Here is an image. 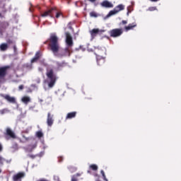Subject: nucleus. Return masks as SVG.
Returning a JSON list of instances; mask_svg holds the SVG:
<instances>
[{
    "label": "nucleus",
    "instance_id": "f257e3e1",
    "mask_svg": "<svg viewBox=\"0 0 181 181\" xmlns=\"http://www.w3.org/2000/svg\"><path fill=\"white\" fill-rule=\"evenodd\" d=\"M49 47L51 51L56 57H66V56H70V49L69 47H66L64 49H60V45H59V38L56 35L52 34L49 37Z\"/></svg>",
    "mask_w": 181,
    "mask_h": 181
},
{
    "label": "nucleus",
    "instance_id": "f03ea898",
    "mask_svg": "<svg viewBox=\"0 0 181 181\" xmlns=\"http://www.w3.org/2000/svg\"><path fill=\"white\" fill-rule=\"evenodd\" d=\"M46 76L48 80V87L52 88V87H54V84H56V81H57V76L54 74L53 69H47Z\"/></svg>",
    "mask_w": 181,
    "mask_h": 181
},
{
    "label": "nucleus",
    "instance_id": "7ed1b4c3",
    "mask_svg": "<svg viewBox=\"0 0 181 181\" xmlns=\"http://www.w3.org/2000/svg\"><path fill=\"white\" fill-rule=\"evenodd\" d=\"M124 9H125V6L124 4H119L113 10L109 12V13L107 15V18L114 16V15H117V13L121 12V11H124Z\"/></svg>",
    "mask_w": 181,
    "mask_h": 181
},
{
    "label": "nucleus",
    "instance_id": "20e7f679",
    "mask_svg": "<svg viewBox=\"0 0 181 181\" xmlns=\"http://www.w3.org/2000/svg\"><path fill=\"white\" fill-rule=\"evenodd\" d=\"M124 33L122 28H115L109 31L110 37H119Z\"/></svg>",
    "mask_w": 181,
    "mask_h": 181
},
{
    "label": "nucleus",
    "instance_id": "39448f33",
    "mask_svg": "<svg viewBox=\"0 0 181 181\" xmlns=\"http://www.w3.org/2000/svg\"><path fill=\"white\" fill-rule=\"evenodd\" d=\"M4 135L6 136V139H16V134H15V132H13L9 127L6 129Z\"/></svg>",
    "mask_w": 181,
    "mask_h": 181
},
{
    "label": "nucleus",
    "instance_id": "423d86ee",
    "mask_svg": "<svg viewBox=\"0 0 181 181\" xmlns=\"http://www.w3.org/2000/svg\"><path fill=\"white\" fill-rule=\"evenodd\" d=\"M66 45L69 47H72L73 46V37H71V35H70V33H66Z\"/></svg>",
    "mask_w": 181,
    "mask_h": 181
},
{
    "label": "nucleus",
    "instance_id": "0eeeda50",
    "mask_svg": "<svg viewBox=\"0 0 181 181\" xmlns=\"http://www.w3.org/2000/svg\"><path fill=\"white\" fill-rule=\"evenodd\" d=\"M25 177V173L20 172L13 176V181H22V179Z\"/></svg>",
    "mask_w": 181,
    "mask_h": 181
},
{
    "label": "nucleus",
    "instance_id": "6e6552de",
    "mask_svg": "<svg viewBox=\"0 0 181 181\" xmlns=\"http://www.w3.org/2000/svg\"><path fill=\"white\" fill-rule=\"evenodd\" d=\"M8 69H9V66L0 67V78H5L6 77Z\"/></svg>",
    "mask_w": 181,
    "mask_h": 181
},
{
    "label": "nucleus",
    "instance_id": "1a4fd4ad",
    "mask_svg": "<svg viewBox=\"0 0 181 181\" xmlns=\"http://www.w3.org/2000/svg\"><path fill=\"white\" fill-rule=\"evenodd\" d=\"M56 64H57L56 69L57 71H59L62 70V69H64V67H66L68 64H67V62L63 61L62 62H57Z\"/></svg>",
    "mask_w": 181,
    "mask_h": 181
},
{
    "label": "nucleus",
    "instance_id": "9d476101",
    "mask_svg": "<svg viewBox=\"0 0 181 181\" xmlns=\"http://www.w3.org/2000/svg\"><path fill=\"white\" fill-rule=\"evenodd\" d=\"M53 11H54V8L47 10L41 14L42 18H46V16H51V18H53Z\"/></svg>",
    "mask_w": 181,
    "mask_h": 181
},
{
    "label": "nucleus",
    "instance_id": "9b49d317",
    "mask_svg": "<svg viewBox=\"0 0 181 181\" xmlns=\"http://www.w3.org/2000/svg\"><path fill=\"white\" fill-rule=\"evenodd\" d=\"M1 97L12 104H15V103H16L15 98L11 97L9 95H1Z\"/></svg>",
    "mask_w": 181,
    "mask_h": 181
},
{
    "label": "nucleus",
    "instance_id": "f8f14e48",
    "mask_svg": "<svg viewBox=\"0 0 181 181\" xmlns=\"http://www.w3.org/2000/svg\"><path fill=\"white\" fill-rule=\"evenodd\" d=\"M53 122H54V120L53 119V115H52L50 112H48L47 119V124L48 127H52V125H53Z\"/></svg>",
    "mask_w": 181,
    "mask_h": 181
},
{
    "label": "nucleus",
    "instance_id": "ddd939ff",
    "mask_svg": "<svg viewBox=\"0 0 181 181\" xmlns=\"http://www.w3.org/2000/svg\"><path fill=\"white\" fill-rule=\"evenodd\" d=\"M100 5L103 8H114V4L107 0L103 1Z\"/></svg>",
    "mask_w": 181,
    "mask_h": 181
},
{
    "label": "nucleus",
    "instance_id": "4468645a",
    "mask_svg": "<svg viewBox=\"0 0 181 181\" xmlns=\"http://www.w3.org/2000/svg\"><path fill=\"white\" fill-rule=\"evenodd\" d=\"M96 58H97V63L98 66H103V64L105 63V58L101 57V56L100 55H97Z\"/></svg>",
    "mask_w": 181,
    "mask_h": 181
},
{
    "label": "nucleus",
    "instance_id": "2eb2a0df",
    "mask_svg": "<svg viewBox=\"0 0 181 181\" xmlns=\"http://www.w3.org/2000/svg\"><path fill=\"white\" fill-rule=\"evenodd\" d=\"M90 33L92 36V37H95L98 33H100V30L98 28H93L90 31Z\"/></svg>",
    "mask_w": 181,
    "mask_h": 181
},
{
    "label": "nucleus",
    "instance_id": "dca6fc26",
    "mask_svg": "<svg viewBox=\"0 0 181 181\" xmlns=\"http://www.w3.org/2000/svg\"><path fill=\"white\" fill-rule=\"evenodd\" d=\"M76 115H77L76 112H71L67 114L66 117V119H71L72 118H76Z\"/></svg>",
    "mask_w": 181,
    "mask_h": 181
},
{
    "label": "nucleus",
    "instance_id": "f3484780",
    "mask_svg": "<svg viewBox=\"0 0 181 181\" xmlns=\"http://www.w3.org/2000/svg\"><path fill=\"white\" fill-rule=\"evenodd\" d=\"M21 101L22 103H24V104H28V103H30V98L29 96H23Z\"/></svg>",
    "mask_w": 181,
    "mask_h": 181
},
{
    "label": "nucleus",
    "instance_id": "a211bd4d",
    "mask_svg": "<svg viewBox=\"0 0 181 181\" xmlns=\"http://www.w3.org/2000/svg\"><path fill=\"white\" fill-rule=\"evenodd\" d=\"M0 49L1 50V52H5V50H7L8 49V44L2 43L0 45Z\"/></svg>",
    "mask_w": 181,
    "mask_h": 181
},
{
    "label": "nucleus",
    "instance_id": "6ab92c4d",
    "mask_svg": "<svg viewBox=\"0 0 181 181\" xmlns=\"http://www.w3.org/2000/svg\"><path fill=\"white\" fill-rule=\"evenodd\" d=\"M90 170H93L94 172H97V170H98V165H95V164H91L90 166Z\"/></svg>",
    "mask_w": 181,
    "mask_h": 181
},
{
    "label": "nucleus",
    "instance_id": "aec40b11",
    "mask_svg": "<svg viewBox=\"0 0 181 181\" xmlns=\"http://www.w3.org/2000/svg\"><path fill=\"white\" fill-rule=\"evenodd\" d=\"M11 152H16V151L19 149V146H18V144H15L11 147Z\"/></svg>",
    "mask_w": 181,
    "mask_h": 181
},
{
    "label": "nucleus",
    "instance_id": "412c9836",
    "mask_svg": "<svg viewBox=\"0 0 181 181\" xmlns=\"http://www.w3.org/2000/svg\"><path fill=\"white\" fill-rule=\"evenodd\" d=\"M90 18H98L100 15L95 11H92L90 13Z\"/></svg>",
    "mask_w": 181,
    "mask_h": 181
},
{
    "label": "nucleus",
    "instance_id": "4be33fe9",
    "mask_svg": "<svg viewBox=\"0 0 181 181\" xmlns=\"http://www.w3.org/2000/svg\"><path fill=\"white\" fill-rule=\"evenodd\" d=\"M135 26H136V25H132L131 24H129L128 26H126L124 28L126 32H128V30H131L132 29H134V28H135Z\"/></svg>",
    "mask_w": 181,
    "mask_h": 181
},
{
    "label": "nucleus",
    "instance_id": "5701e85b",
    "mask_svg": "<svg viewBox=\"0 0 181 181\" xmlns=\"http://www.w3.org/2000/svg\"><path fill=\"white\" fill-rule=\"evenodd\" d=\"M30 146L31 147V148L28 150V152H33V149H35L36 146H37V143L35 142L34 144L30 145Z\"/></svg>",
    "mask_w": 181,
    "mask_h": 181
},
{
    "label": "nucleus",
    "instance_id": "b1692460",
    "mask_svg": "<svg viewBox=\"0 0 181 181\" xmlns=\"http://www.w3.org/2000/svg\"><path fill=\"white\" fill-rule=\"evenodd\" d=\"M36 136L37 138H42L43 133L41 131H38L36 132Z\"/></svg>",
    "mask_w": 181,
    "mask_h": 181
},
{
    "label": "nucleus",
    "instance_id": "393cba45",
    "mask_svg": "<svg viewBox=\"0 0 181 181\" xmlns=\"http://www.w3.org/2000/svg\"><path fill=\"white\" fill-rule=\"evenodd\" d=\"M60 16H63V14L62 13V12H60V11H56V16H55L56 18H57V19H59V18Z\"/></svg>",
    "mask_w": 181,
    "mask_h": 181
},
{
    "label": "nucleus",
    "instance_id": "a878e982",
    "mask_svg": "<svg viewBox=\"0 0 181 181\" xmlns=\"http://www.w3.org/2000/svg\"><path fill=\"white\" fill-rule=\"evenodd\" d=\"M6 160L4 157L0 156V165L2 166L4 165V162Z\"/></svg>",
    "mask_w": 181,
    "mask_h": 181
},
{
    "label": "nucleus",
    "instance_id": "bb28decb",
    "mask_svg": "<svg viewBox=\"0 0 181 181\" xmlns=\"http://www.w3.org/2000/svg\"><path fill=\"white\" fill-rule=\"evenodd\" d=\"M34 57L39 60V59H40V52H37Z\"/></svg>",
    "mask_w": 181,
    "mask_h": 181
},
{
    "label": "nucleus",
    "instance_id": "cd10ccee",
    "mask_svg": "<svg viewBox=\"0 0 181 181\" xmlns=\"http://www.w3.org/2000/svg\"><path fill=\"white\" fill-rule=\"evenodd\" d=\"M28 158H30L31 159H35V158H36V156L33 154H28Z\"/></svg>",
    "mask_w": 181,
    "mask_h": 181
},
{
    "label": "nucleus",
    "instance_id": "c85d7f7f",
    "mask_svg": "<svg viewBox=\"0 0 181 181\" xmlns=\"http://www.w3.org/2000/svg\"><path fill=\"white\" fill-rule=\"evenodd\" d=\"M39 60L37 58H35V57H34L32 59H31V63H36V62Z\"/></svg>",
    "mask_w": 181,
    "mask_h": 181
},
{
    "label": "nucleus",
    "instance_id": "c756f323",
    "mask_svg": "<svg viewBox=\"0 0 181 181\" xmlns=\"http://www.w3.org/2000/svg\"><path fill=\"white\" fill-rule=\"evenodd\" d=\"M80 176H81V173H76L74 175V177H76L77 179V177H80Z\"/></svg>",
    "mask_w": 181,
    "mask_h": 181
},
{
    "label": "nucleus",
    "instance_id": "7c9ffc66",
    "mask_svg": "<svg viewBox=\"0 0 181 181\" xmlns=\"http://www.w3.org/2000/svg\"><path fill=\"white\" fill-rule=\"evenodd\" d=\"M148 11H156V7H149Z\"/></svg>",
    "mask_w": 181,
    "mask_h": 181
},
{
    "label": "nucleus",
    "instance_id": "2f4dec72",
    "mask_svg": "<svg viewBox=\"0 0 181 181\" xmlns=\"http://www.w3.org/2000/svg\"><path fill=\"white\" fill-rule=\"evenodd\" d=\"M71 181H77V178L74 176L72 177Z\"/></svg>",
    "mask_w": 181,
    "mask_h": 181
},
{
    "label": "nucleus",
    "instance_id": "473e14b6",
    "mask_svg": "<svg viewBox=\"0 0 181 181\" xmlns=\"http://www.w3.org/2000/svg\"><path fill=\"white\" fill-rule=\"evenodd\" d=\"M13 49L14 50V52L16 53L17 48H16V45H13Z\"/></svg>",
    "mask_w": 181,
    "mask_h": 181
},
{
    "label": "nucleus",
    "instance_id": "72a5a7b5",
    "mask_svg": "<svg viewBox=\"0 0 181 181\" xmlns=\"http://www.w3.org/2000/svg\"><path fill=\"white\" fill-rule=\"evenodd\" d=\"M18 88L19 90H23V85H20Z\"/></svg>",
    "mask_w": 181,
    "mask_h": 181
},
{
    "label": "nucleus",
    "instance_id": "f704fd0d",
    "mask_svg": "<svg viewBox=\"0 0 181 181\" xmlns=\"http://www.w3.org/2000/svg\"><path fill=\"white\" fill-rule=\"evenodd\" d=\"M2 149H4V148L2 147V144H0V152H2Z\"/></svg>",
    "mask_w": 181,
    "mask_h": 181
},
{
    "label": "nucleus",
    "instance_id": "c9c22d12",
    "mask_svg": "<svg viewBox=\"0 0 181 181\" xmlns=\"http://www.w3.org/2000/svg\"><path fill=\"white\" fill-rule=\"evenodd\" d=\"M5 162H6V163H11V160H6Z\"/></svg>",
    "mask_w": 181,
    "mask_h": 181
},
{
    "label": "nucleus",
    "instance_id": "e433bc0d",
    "mask_svg": "<svg viewBox=\"0 0 181 181\" xmlns=\"http://www.w3.org/2000/svg\"><path fill=\"white\" fill-rule=\"evenodd\" d=\"M150 1H151V2H158V1L159 0H150Z\"/></svg>",
    "mask_w": 181,
    "mask_h": 181
},
{
    "label": "nucleus",
    "instance_id": "4c0bfd02",
    "mask_svg": "<svg viewBox=\"0 0 181 181\" xmlns=\"http://www.w3.org/2000/svg\"><path fill=\"white\" fill-rule=\"evenodd\" d=\"M90 2H95L97 0H88Z\"/></svg>",
    "mask_w": 181,
    "mask_h": 181
},
{
    "label": "nucleus",
    "instance_id": "58836bf2",
    "mask_svg": "<svg viewBox=\"0 0 181 181\" xmlns=\"http://www.w3.org/2000/svg\"><path fill=\"white\" fill-rule=\"evenodd\" d=\"M8 43H13L11 40L8 41Z\"/></svg>",
    "mask_w": 181,
    "mask_h": 181
},
{
    "label": "nucleus",
    "instance_id": "ea45409f",
    "mask_svg": "<svg viewBox=\"0 0 181 181\" xmlns=\"http://www.w3.org/2000/svg\"><path fill=\"white\" fill-rule=\"evenodd\" d=\"M61 160H59V162H62V160H63V158H60Z\"/></svg>",
    "mask_w": 181,
    "mask_h": 181
},
{
    "label": "nucleus",
    "instance_id": "a19ab883",
    "mask_svg": "<svg viewBox=\"0 0 181 181\" xmlns=\"http://www.w3.org/2000/svg\"><path fill=\"white\" fill-rule=\"evenodd\" d=\"M122 23H127V21H122Z\"/></svg>",
    "mask_w": 181,
    "mask_h": 181
},
{
    "label": "nucleus",
    "instance_id": "79ce46f5",
    "mask_svg": "<svg viewBox=\"0 0 181 181\" xmlns=\"http://www.w3.org/2000/svg\"><path fill=\"white\" fill-rule=\"evenodd\" d=\"M0 173H2V169L0 168Z\"/></svg>",
    "mask_w": 181,
    "mask_h": 181
},
{
    "label": "nucleus",
    "instance_id": "37998d69",
    "mask_svg": "<svg viewBox=\"0 0 181 181\" xmlns=\"http://www.w3.org/2000/svg\"><path fill=\"white\" fill-rule=\"evenodd\" d=\"M1 16H2V15L0 13V18H1Z\"/></svg>",
    "mask_w": 181,
    "mask_h": 181
},
{
    "label": "nucleus",
    "instance_id": "c03bdc74",
    "mask_svg": "<svg viewBox=\"0 0 181 181\" xmlns=\"http://www.w3.org/2000/svg\"><path fill=\"white\" fill-rule=\"evenodd\" d=\"M88 173H90V171H88Z\"/></svg>",
    "mask_w": 181,
    "mask_h": 181
}]
</instances>
